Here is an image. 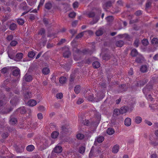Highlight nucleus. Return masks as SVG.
Returning a JSON list of instances; mask_svg holds the SVG:
<instances>
[{"label":"nucleus","mask_w":158,"mask_h":158,"mask_svg":"<svg viewBox=\"0 0 158 158\" xmlns=\"http://www.w3.org/2000/svg\"><path fill=\"white\" fill-rule=\"evenodd\" d=\"M103 98V94L101 92H100L97 94V97L94 98V96L92 94L90 95V96L87 97V98L90 101H94L96 102L99 101L101 99Z\"/></svg>","instance_id":"f257e3e1"},{"label":"nucleus","mask_w":158,"mask_h":158,"mask_svg":"<svg viewBox=\"0 0 158 158\" xmlns=\"http://www.w3.org/2000/svg\"><path fill=\"white\" fill-rule=\"evenodd\" d=\"M81 52L77 48L74 49L73 55L74 56V59L76 60H78L80 58V55Z\"/></svg>","instance_id":"f03ea898"},{"label":"nucleus","mask_w":158,"mask_h":158,"mask_svg":"<svg viewBox=\"0 0 158 158\" xmlns=\"http://www.w3.org/2000/svg\"><path fill=\"white\" fill-rule=\"evenodd\" d=\"M20 8L22 9L26 10V12L23 13L22 15H23L26 13L27 12L30 11V10L28 8L27 4L26 2H24L22 3L20 6Z\"/></svg>","instance_id":"7ed1b4c3"},{"label":"nucleus","mask_w":158,"mask_h":158,"mask_svg":"<svg viewBox=\"0 0 158 158\" xmlns=\"http://www.w3.org/2000/svg\"><path fill=\"white\" fill-rule=\"evenodd\" d=\"M37 104V102L33 99H31L28 101L27 102V105L30 106H34Z\"/></svg>","instance_id":"20e7f679"},{"label":"nucleus","mask_w":158,"mask_h":158,"mask_svg":"<svg viewBox=\"0 0 158 158\" xmlns=\"http://www.w3.org/2000/svg\"><path fill=\"white\" fill-rule=\"evenodd\" d=\"M15 52L13 50H10L8 52L9 57L11 59H15Z\"/></svg>","instance_id":"39448f33"},{"label":"nucleus","mask_w":158,"mask_h":158,"mask_svg":"<svg viewBox=\"0 0 158 158\" xmlns=\"http://www.w3.org/2000/svg\"><path fill=\"white\" fill-rule=\"evenodd\" d=\"M13 69L14 70L12 72L13 75L15 76H19L20 75V70L16 67H13Z\"/></svg>","instance_id":"423d86ee"},{"label":"nucleus","mask_w":158,"mask_h":158,"mask_svg":"<svg viewBox=\"0 0 158 158\" xmlns=\"http://www.w3.org/2000/svg\"><path fill=\"white\" fill-rule=\"evenodd\" d=\"M62 151L61 147L60 146H56L54 149L53 151L55 153H61Z\"/></svg>","instance_id":"0eeeda50"},{"label":"nucleus","mask_w":158,"mask_h":158,"mask_svg":"<svg viewBox=\"0 0 158 158\" xmlns=\"http://www.w3.org/2000/svg\"><path fill=\"white\" fill-rule=\"evenodd\" d=\"M152 86H146L143 89V93L145 94H147L152 89Z\"/></svg>","instance_id":"6e6552de"},{"label":"nucleus","mask_w":158,"mask_h":158,"mask_svg":"<svg viewBox=\"0 0 158 158\" xmlns=\"http://www.w3.org/2000/svg\"><path fill=\"white\" fill-rule=\"evenodd\" d=\"M66 51V52L63 53V56L65 58L68 57L70 55V53L69 51L68 48L65 47L64 49V51Z\"/></svg>","instance_id":"1a4fd4ad"},{"label":"nucleus","mask_w":158,"mask_h":158,"mask_svg":"<svg viewBox=\"0 0 158 158\" xmlns=\"http://www.w3.org/2000/svg\"><path fill=\"white\" fill-rule=\"evenodd\" d=\"M119 148V146L118 144L114 145L112 148V152L114 153H117Z\"/></svg>","instance_id":"9d476101"},{"label":"nucleus","mask_w":158,"mask_h":158,"mask_svg":"<svg viewBox=\"0 0 158 158\" xmlns=\"http://www.w3.org/2000/svg\"><path fill=\"white\" fill-rule=\"evenodd\" d=\"M124 124L127 127L130 126L131 124V119L130 118H126L124 121Z\"/></svg>","instance_id":"9b49d317"},{"label":"nucleus","mask_w":158,"mask_h":158,"mask_svg":"<svg viewBox=\"0 0 158 158\" xmlns=\"http://www.w3.org/2000/svg\"><path fill=\"white\" fill-rule=\"evenodd\" d=\"M25 80L27 82H30L32 80V78L31 76L26 74L24 77Z\"/></svg>","instance_id":"f8f14e48"},{"label":"nucleus","mask_w":158,"mask_h":158,"mask_svg":"<svg viewBox=\"0 0 158 158\" xmlns=\"http://www.w3.org/2000/svg\"><path fill=\"white\" fill-rule=\"evenodd\" d=\"M23 54L22 53H17L16 56L14 60L16 61H19L22 59L23 57Z\"/></svg>","instance_id":"ddd939ff"},{"label":"nucleus","mask_w":158,"mask_h":158,"mask_svg":"<svg viewBox=\"0 0 158 158\" xmlns=\"http://www.w3.org/2000/svg\"><path fill=\"white\" fill-rule=\"evenodd\" d=\"M121 114H123L126 113L127 111V108L126 106H123L121 107L119 110Z\"/></svg>","instance_id":"4468645a"},{"label":"nucleus","mask_w":158,"mask_h":158,"mask_svg":"<svg viewBox=\"0 0 158 158\" xmlns=\"http://www.w3.org/2000/svg\"><path fill=\"white\" fill-rule=\"evenodd\" d=\"M144 58L141 55H139V57L137 58L136 61L138 63H140L142 62Z\"/></svg>","instance_id":"2eb2a0df"},{"label":"nucleus","mask_w":158,"mask_h":158,"mask_svg":"<svg viewBox=\"0 0 158 158\" xmlns=\"http://www.w3.org/2000/svg\"><path fill=\"white\" fill-rule=\"evenodd\" d=\"M107 133L110 135H111L114 133V130L111 128H108L106 131Z\"/></svg>","instance_id":"dca6fc26"},{"label":"nucleus","mask_w":158,"mask_h":158,"mask_svg":"<svg viewBox=\"0 0 158 158\" xmlns=\"http://www.w3.org/2000/svg\"><path fill=\"white\" fill-rule=\"evenodd\" d=\"M124 43L122 40L117 41L116 43V45L118 47H122L124 44Z\"/></svg>","instance_id":"f3484780"},{"label":"nucleus","mask_w":158,"mask_h":158,"mask_svg":"<svg viewBox=\"0 0 158 158\" xmlns=\"http://www.w3.org/2000/svg\"><path fill=\"white\" fill-rule=\"evenodd\" d=\"M120 114L119 110L118 109H115L114 110L113 115L114 117H116L119 115Z\"/></svg>","instance_id":"a211bd4d"},{"label":"nucleus","mask_w":158,"mask_h":158,"mask_svg":"<svg viewBox=\"0 0 158 158\" xmlns=\"http://www.w3.org/2000/svg\"><path fill=\"white\" fill-rule=\"evenodd\" d=\"M131 54L132 56L134 57L138 54V52L136 49H134L131 50Z\"/></svg>","instance_id":"6ab92c4d"},{"label":"nucleus","mask_w":158,"mask_h":158,"mask_svg":"<svg viewBox=\"0 0 158 158\" xmlns=\"http://www.w3.org/2000/svg\"><path fill=\"white\" fill-rule=\"evenodd\" d=\"M35 148L34 146L33 145H29L26 148L27 150L29 152H31L33 151Z\"/></svg>","instance_id":"aec40b11"},{"label":"nucleus","mask_w":158,"mask_h":158,"mask_svg":"<svg viewBox=\"0 0 158 158\" xmlns=\"http://www.w3.org/2000/svg\"><path fill=\"white\" fill-rule=\"evenodd\" d=\"M148 67L146 65H143L142 66L140 69V70L142 72H146L148 70Z\"/></svg>","instance_id":"412c9836"},{"label":"nucleus","mask_w":158,"mask_h":158,"mask_svg":"<svg viewBox=\"0 0 158 158\" xmlns=\"http://www.w3.org/2000/svg\"><path fill=\"white\" fill-rule=\"evenodd\" d=\"M81 90L80 86L79 85H76L74 89V91L75 93L77 94H79Z\"/></svg>","instance_id":"4be33fe9"},{"label":"nucleus","mask_w":158,"mask_h":158,"mask_svg":"<svg viewBox=\"0 0 158 158\" xmlns=\"http://www.w3.org/2000/svg\"><path fill=\"white\" fill-rule=\"evenodd\" d=\"M59 81L60 84H63L65 83L66 82V79L65 77H62L60 78Z\"/></svg>","instance_id":"5701e85b"},{"label":"nucleus","mask_w":158,"mask_h":158,"mask_svg":"<svg viewBox=\"0 0 158 158\" xmlns=\"http://www.w3.org/2000/svg\"><path fill=\"white\" fill-rule=\"evenodd\" d=\"M142 119L139 116H137L135 119V122L137 124L140 123L142 121Z\"/></svg>","instance_id":"b1692460"},{"label":"nucleus","mask_w":158,"mask_h":158,"mask_svg":"<svg viewBox=\"0 0 158 158\" xmlns=\"http://www.w3.org/2000/svg\"><path fill=\"white\" fill-rule=\"evenodd\" d=\"M42 72L44 74L47 75L49 73L50 70L48 68L46 67L43 69Z\"/></svg>","instance_id":"393cba45"},{"label":"nucleus","mask_w":158,"mask_h":158,"mask_svg":"<svg viewBox=\"0 0 158 158\" xmlns=\"http://www.w3.org/2000/svg\"><path fill=\"white\" fill-rule=\"evenodd\" d=\"M59 134V132L56 131L53 132L51 136L53 138H56L57 137Z\"/></svg>","instance_id":"a878e982"},{"label":"nucleus","mask_w":158,"mask_h":158,"mask_svg":"<svg viewBox=\"0 0 158 158\" xmlns=\"http://www.w3.org/2000/svg\"><path fill=\"white\" fill-rule=\"evenodd\" d=\"M149 107L152 110H154L158 108V104H152L149 105Z\"/></svg>","instance_id":"bb28decb"},{"label":"nucleus","mask_w":158,"mask_h":158,"mask_svg":"<svg viewBox=\"0 0 158 158\" xmlns=\"http://www.w3.org/2000/svg\"><path fill=\"white\" fill-rule=\"evenodd\" d=\"M93 65L95 68H98L100 67V64L98 62L96 61L93 62Z\"/></svg>","instance_id":"cd10ccee"},{"label":"nucleus","mask_w":158,"mask_h":158,"mask_svg":"<svg viewBox=\"0 0 158 158\" xmlns=\"http://www.w3.org/2000/svg\"><path fill=\"white\" fill-rule=\"evenodd\" d=\"M104 140V138L103 136H99L96 139V141L99 143H102Z\"/></svg>","instance_id":"c85d7f7f"},{"label":"nucleus","mask_w":158,"mask_h":158,"mask_svg":"<svg viewBox=\"0 0 158 158\" xmlns=\"http://www.w3.org/2000/svg\"><path fill=\"white\" fill-rule=\"evenodd\" d=\"M17 120L15 118H12L10 120V124L14 125L17 123Z\"/></svg>","instance_id":"c756f323"},{"label":"nucleus","mask_w":158,"mask_h":158,"mask_svg":"<svg viewBox=\"0 0 158 158\" xmlns=\"http://www.w3.org/2000/svg\"><path fill=\"white\" fill-rule=\"evenodd\" d=\"M142 44L144 45L147 46L148 45L149 42L148 40L146 39H144L142 41Z\"/></svg>","instance_id":"7c9ffc66"},{"label":"nucleus","mask_w":158,"mask_h":158,"mask_svg":"<svg viewBox=\"0 0 158 158\" xmlns=\"http://www.w3.org/2000/svg\"><path fill=\"white\" fill-rule=\"evenodd\" d=\"M45 7L48 9H50L52 7V5L51 3L48 2L46 3L45 5Z\"/></svg>","instance_id":"2f4dec72"},{"label":"nucleus","mask_w":158,"mask_h":158,"mask_svg":"<svg viewBox=\"0 0 158 158\" xmlns=\"http://www.w3.org/2000/svg\"><path fill=\"white\" fill-rule=\"evenodd\" d=\"M77 138L79 139H81L84 137V135L81 133L78 134L76 135Z\"/></svg>","instance_id":"473e14b6"},{"label":"nucleus","mask_w":158,"mask_h":158,"mask_svg":"<svg viewBox=\"0 0 158 158\" xmlns=\"http://www.w3.org/2000/svg\"><path fill=\"white\" fill-rule=\"evenodd\" d=\"M16 27V25L14 23H12L10 26V29L12 30H14Z\"/></svg>","instance_id":"72a5a7b5"},{"label":"nucleus","mask_w":158,"mask_h":158,"mask_svg":"<svg viewBox=\"0 0 158 158\" xmlns=\"http://www.w3.org/2000/svg\"><path fill=\"white\" fill-rule=\"evenodd\" d=\"M85 147L82 146L79 148V152L80 153L83 154L85 152Z\"/></svg>","instance_id":"f704fd0d"},{"label":"nucleus","mask_w":158,"mask_h":158,"mask_svg":"<svg viewBox=\"0 0 158 158\" xmlns=\"http://www.w3.org/2000/svg\"><path fill=\"white\" fill-rule=\"evenodd\" d=\"M103 33V31L101 29H99L96 32V35L98 36L101 35Z\"/></svg>","instance_id":"c9c22d12"},{"label":"nucleus","mask_w":158,"mask_h":158,"mask_svg":"<svg viewBox=\"0 0 158 158\" xmlns=\"http://www.w3.org/2000/svg\"><path fill=\"white\" fill-rule=\"evenodd\" d=\"M35 55L34 52H30L28 53V56L30 58H33Z\"/></svg>","instance_id":"e433bc0d"},{"label":"nucleus","mask_w":158,"mask_h":158,"mask_svg":"<svg viewBox=\"0 0 158 158\" xmlns=\"http://www.w3.org/2000/svg\"><path fill=\"white\" fill-rule=\"evenodd\" d=\"M152 44H155L158 43V39L157 38H153L152 40Z\"/></svg>","instance_id":"4c0bfd02"},{"label":"nucleus","mask_w":158,"mask_h":158,"mask_svg":"<svg viewBox=\"0 0 158 158\" xmlns=\"http://www.w3.org/2000/svg\"><path fill=\"white\" fill-rule=\"evenodd\" d=\"M139 40L138 39H136L134 42V45L135 47H138L139 46Z\"/></svg>","instance_id":"58836bf2"},{"label":"nucleus","mask_w":158,"mask_h":158,"mask_svg":"<svg viewBox=\"0 0 158 158\" xmlns=\"http://www.w3.org/2000/svg\"><path fill=\"white\" fill-rule=\"evenodd\" d=\"M17 22L18 24L20 25H23L24 23V20L23 19H18Z\"/></svg>","instance_id":"ea45409f"},{"label":"nucleus","mask_w":158,"mask_h":158,"mask_svg":"<svg viewBox=\"0 0 158 158\" xmlns=\"http://www.w3.org/2000/svg\"><path fill=\"white\" fill-rule=\"evenodd\" d=\"M28 4L31 6H32L36 3L35 2H34L32 0H30L28 2Z\"/></svg>","instance_id":"a19ab883"},{"label":"nucleus","mask_w":158,"mask_h":158,"mask_svg":"<svg viewBox=\"0 0 158 158\" xmlns=\"http://www.w3.org/2000/svg\"><path fill=\"white\" fill-rule=\"evenodd\" d=\"M1 72L2 73H5L8 71V69L4 67L1 70Z\"/></svg>","instance_id":"79ce46f5"},{"label":"nucleus","mask_w":158,"mask_h":158,"mask_svg":"<svg viewBox=\"0 0 158 158\" xmlns=\"http://www.w3.org/2000/svg\"><path fill=\"white\" fill-rule=\"evenodd\" d=\"M63 94L61 93H59L57 94L56 97L57 99H60L63 97Z\"/></svg>","instance_id":"37998d69"},{"label":"nucleus","mask_w":158,"mask_h":158,"mask_svg":"<svg viewBox=\"0 0 158 158\" xmlns=\"http://www.w3.org/2000/svg\"><path fill=\"white\" fill-rule=\"evenodd\" d=\"M0 1L4 2V4L8 5H9V3L10 2V0H0Z\"/></svg>","instance_id":"c03bdc74"},{"label":"nucleus","mask_w":158,"mask_h":158,"mask_svg":"<svg viewBox=\"0 0 158 158\" xmlns=\"http://www.w3.org/2000/svg\"><path fill=\"white\" fill-rule=\"evenodd\" d=\"M106 20L108 22H110L113 20V18L112 16H109L107 17L106 18Z\"/></svg>","instance_id":"a18cd8bd"},{"label":"nucleus","mask_w":158,"mask_h":158,"mask_svg":"<svg viewBox=\"0 0 158 158\" xmlns=\"http://www.w3.org/2000/svg\"><path fill=\"white\" fill-rule=\"evenodd\" d=\"M19 110H20V112L22 114L25 113L26 110L25 108L24 107H22L19 109Z\"/></svg>","instance_id":"49530a36"},{"label":"nucleus","mask_w":158,"mask_h":158,"mask_svg":"<svg viewBox=\"0 0 158 158\" xmlns=\"http://www.w3.org/2000/svg\"><path fill=\"white\" fill-rule=\"evenodd\" d=\"M45 0H40V2L39 5L38 6V9H39V8L40 7L43 5L44 2Z\"/></svg>","instance_id":"de8ad7c7"},{"label":"nucleus","mask_w":158,"mask_h":158,"mask_svg":"<svg viewBox=\"0 0 158 158\" xmlns=\"http://www.w3.org/2000/svg\"><path fill=\"white\" fill-rule=\"evenodd\" d=\"M17 44V42L15 40L11 41L10 43V45L13 46H15Z\"/></svg>","instance_id":"09e8293b"},{"label":"nucleus","mask_w":158,"mask_h":158,"mask_svg":"<svg viewBox=\"0 0 158 158\" xmlns=\"http://www.w3.org/2000/svg\"><path fill=\"white\" fill-rule=\"evenodd\" d=\"M76 16V14L74 12L70 13L69 14V16L71 18H73Z\"/></svg>","instance_id":"8fccbe9b"},{"label":"nucleus","mask_w":158,"mask_h":158,"mask_svg":"<svg viewBox=\"0 0 158 158\" xmlns=\"http://www.w3.org/2000/svg\"><path fill=\"white\" fill-rule=\"evenodd\" d=\"M145 95L146 98L147 99L151 101H152V98L150 95L149 94L147 95V94H146Z\"/></svg>","instance_id":"3c124183"},{"label":"nucleus","mask_w":158,"mask_h":158,"mask_svg":"<svg viewBox=\"0 0 158 158\" xmlns=\"http://www.w3.org/2000/svg\"><path fill=\"white\" fill-rule=\"evenodd\" d=\"M38 109L40 111H43L45 110V108L43 106H40L38 107Z\"/></svg>","instance_id":"603ef678"},{"label":"nucleus","mask_w":158,"mask_h":158,"mask_svg":"<svg viewBox=\"0 0 158 158\" xmlns=\"http://www.w3.org/2000/svg\"><path fill=\"white\" fill-rule=\"evenodd\" d=\"M31 94L27 92L26 94H25L24 95V97L25 98H30L31 97Z\"/></svg>","instance_id":"864d4df0"},{"label":"nucleus","mask_w":158,"mask_h":158,"mask_svg":"<svg viewBox=\"0 0 158 158\" xmlns=\"http://www.w3.org/2000/svg\"><path fill=\"white\" fill-rule=\"evenodd\" d=\"M37 116L38 119H41L43 118V114L41 113H38L37 114Z\"/></svg>","instance_id":"5fc2aeb1"},{"label":"nucleus","mask_w":158,"mask_h":158,"mask_svg":"<svg viewBox=\"0 0 158 158\" xmlns=\"http://www.w3.org/2000/svg\"><path fill=\"white\" fill-rule=\"evenodd\" d=\"M83 102V100L81 98H79L77 102V103L78 104H81Z\"/></svg>","instance_id":"6e6d98bb"},{"label":"nucleus","mask_w":158,"mask_h":158,"mask_svg":"<svg viewBox=\"0 0 158 158\" xmlns=\"http://www.w3.org/2000/svg\"><path fill=\"white\" fill-rule=\"evenodd\" d=\"M78 3L77 2H74L73 4V8H77L78 7Z\"/></svg>","instance_id":"4d7b16f0"},{"label":"nucleus","mask_w":158,"mask_h":158,"mask_svg":"<svg viewBox=\"0 0 158 158\" xmlns=\"http://www.w3.org/2000/svg\"><path fill=\"white\" fill-rule=\"evenodd\" d=\"M88 15L89 17H92L95 15V14L93 12H91L88 14Z\"/></svg>","instance_id":"13d9d810"},{"label":"nucleus","mask_w":158,"mask_h":158,"mask_svg":"<svg viewBox=\"0 0 158 158\" xmlns=\"http://www.w3.org/2000/svg\"><path fill=\"white\" fill-rule=\"evenodd\" d=\"M13 38V36L12 35H9L7 37V40L9 41H10Z\"/></svg>","instance_id":"bf43d9fd"},{"label":"nucleus","mask_w":158,"mask_h":158,"mask_svg":"<svg viewBox=\"0 0 158 158\" xmlns=\"http://www.w3.org/2000/svg\"><path fill=\"white\" fill-rule=\"evenodd\" d=\"M84 34V32H81L76 37L77 38H79L82 37Z\"/></svg>","instance_id":"052dcab7"},{"label":"nucleus","mask_w":158,"mask_h":158,"mask_svg":"<svg viewBox=\"0 0 158 158\" xmlns=\"http://www.w3.org/2000/svg\"><path fill=\"white\" fill-rule=\"evenodd\" d=\"M145 123L149 126H151L152 125V123L149 121L146 120L145 121Z\"/></svg>","instance_id":"680f3d73"},{"label":"nucleus","mask_w":158,"mask_h":158,"mask_svg":"<svg viewBox=\"0 0 158 158\" xmlns=\"http://www.w3.org/2000/svg\"><path fill=\"white\" fill-rule=\"evenodd\" d=\"M142 14L141 11L140 10H138L135 13L136 15H139Z\"/></svg>","instance_id":"e2e57ef3"},{"label":"nucleus","mask_w":158,"mask_h":158,"mask_svg":"<svg viewBox=\"0 0 158 158\" xmlns=\"http://www.w3.org/2000/svg\"><path fill=\"white\" fill-rule=\"evenodd\" d=\"M153 59L155 60H158V54L155 55V56L153 57Z\"/></svg>","instance_id":"0e129e2a"},{"label":"nucleus","mask_w":158,"mask_h":158,"mask_svg":"<svg viewBox=\"0 0 158 158\" xmlns=\"http://www.w3.org/2000/svg\"><path fill=\"white\" fill-rule=\"evenodd\" d=\"M133 73V71L132 69H130L129 72L128 74L129 75H132Z\"/></svg>","instance_id":"69168bd1"},{"label":"nucleus","mask_w":158,"mask_h":158,"mask_svg":"<svg viewBox=\"0 0 158 158\" xmlns=\"http://www.w3.org/2000/svg\"><path fill=\"white\" fill-rule=\"evenodd\" d=\"M45 32V31L44 29H42L39 32V34L41 35H42L44 34Z\"/></svg>","instance_id":"338daca9"},{"label":"nucleus","mask_w":158,"mask_h":158,"mask_svg":"<svg viewBox=\"0 0 158 158\" xmlns=\"http://www.w3.org/2000/svg\"><path fill=\"white\" fill-rule=\"evenodd\" d=\"M151 158H157V155L156 154H153L151 155Z\"/></svg>","instance_id":"774afa93"}]
</instances>
